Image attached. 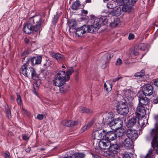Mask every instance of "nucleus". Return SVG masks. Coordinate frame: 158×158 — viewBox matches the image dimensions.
<instances>
[{
  "mask_svg": "<svg viewBox=\"0 0 158 158\" xmlns=\"http://www.w3.org/2000/svg\"><path fill=\"white\" fill-rule=\"evenodd\" d=\"M70 86L69 85H65L63 87L60 88L59 89L61 93H65L69 90Z\"/></svg>",
  "mask_w": 158,
  "mask_h": 158,
  "instance_id": "obj_35",
  "label": "nucleus"
},
{
  "mask_svg": "<svg viewBox=\"0 0 158 158\" xmlns=\"http://www.w3.org/2000/svg\"><path fill=\"white\" fill-rule=\"evenodd\" d=\"M123 6L122 8V11L126 12H130L131 10V8L129 5L125 4Z\"/></svg>",
  "mask_w": 158,
  "mask_h": 158,
  "instance_id": "obj_34",
  "label": "nucleus"
},
{
  "mask_svg": "<svg viewBox=\"0 0 158 158\" xmlns=\"http://www.w3.org/2000/svg\"><path fill=\"white\" fill-rule=\"evenodd\" d=\"M31 148L28 147V148L26 149L25 151L27 152H29L31 150Z\"/></svg>",
  "mask_w": 158,
  "mask_h": 158,
  "instance_id": "obj_61",
  "label": "nucleus"
},
{
  "mask_svg": "<svg viewBox=\"0 0 158 158\" xmlns=\"http://www.w3.org/2000/svg\"><path fill=\"white\" fill-rule=\"evenodd\" d=\"M135 113L138 118H143L146 114V110L143 106H138L136 108Z\"/></svg>",
  "mask_w": 158,
  "mask_h": 158,
  "instance_id": "obj_12",
  "label": "nucleus"
},
{
  "mask_svg": "<svg viewBox=\"0 0 158 158\" xmlns=\"http://www.w3.org/2000/svg\"><path fill=\"white\" fill-rule=\"evenodd\" d=\"M120 19L118 18L114 19V21L110 24V26L112 27H115L120 24Z\"/></svg>",
  "mask_w": 158,
  "mask_h": 158,
  "instance_id": "obj_32",
  "label": "nucleus"
},
{
  "mask_svg": "<svg viewBox=\"0 0 158 158\" xmlns=\"http://www.w3.org/2000/svg\"><path fill=\"white\" fill-rule=\"evenodd\" d=\"M113 114L111 112L106 113L103 114V118L107 123L113 119Z\"/></svg>",
  "mask_w": 158,
  "mask_h": 158,
  "instance_id": "obj_20",
  "label": "nucleus"
},
{
  "mask_svg": "<svg viewBox=\"0 0 158 158\" xmlns=\"http://www.w3.org/2000/svg\"><path fill=\"white\" fill-rule=\"evenodd\" d=\"M16 100L18 104L21 105L22 104V100L21 99L19 93L17 94Z\"/></svg>",
  "mask_w": 158,
  "mask_h": 158,
  "instance_id": "obj_43",
  "label": "nucleus"
},
{
  "mask_svg": "<svg viewBox=\"0 0 158 158\" xmlns=\"http://www.w3.org/2000/svg\"><path fill=\"white\" fill-rule=\"evenodd\" d=\"M139 121H140V120L139 121V119L136 118H132L128 121L127 124V126L129 129L136 126L138 127H140L141 126L140 124Z\"/></svg>",
  "mask_w": 158,
  "mask_h": 158,
  "instance_id": "obj_7",
  "label": "nucleus"
},
{
  "mask_svg": "<svg viewBox=\"0 0 158 158\" xmlns=\"http://www.w3.org/2000/svg\"><path fill=\"white\" fill-rule=\"evenodd\" d=\"M138 0H128V2L129 4L133 5Z\"/></svg>",
  "mask_w": 158,
  "mask_h": 158,
  "instance_id": "obj_50",
  "label": "nucleus"
},
{
  "mask_svg": "<svg viewBox=\"0 0 158 158\" xmlns=\"http://www.w3.org/2000/svg\"><path fill=\"white\" fill-rule=\"evenodd\" d=\"M134 35L132 33H130L128 36V39L129 40H133L134 38Z\"/></svg>",
  "mask_w": 158,
  "mask_h": 158,
  "instance_id": "obj_53",
  "label": "nucleus"
},
{
  "mask_svg": "<svg viewBox=\"0 0 158 158\" xmlns=\"http://www.w3.org/2000/svg\"><path fill=\"white\" fill-rule=\"evenodd\" d=\"M115 127H113L112 130H115L121 128L123 126V122L119 118H117L115 119Z\"/></svg>",
  "mask_w": 158,
  "mask_h": 158,
  "instance_id": "obj_23",
  "label": "nucleus"
},
{
  "mask_svg": "<svg viewBox=\"0 0 158 158\" xmlns=\"http://www.w3.org/2000/svg\"><path fill=\"white\" fill-rule=\"evenodd\" d=\"M4 154V157L5 158H10V153L8 152H5Z\"/></svg>",
  "mask_w": 158,
  "mask_h": 158,
  "instance_id": "obj_52",
  "label": "nucleus"
},
{
  "mask_svg": "<svg viewBox=\"0 0 158 158\" xmlns=\"http://www.w3.org/2000/svg\"><path fill=\"white\" fill-rule=\"evenodd\" d=\"M151 149L149 150L147 155L144 156H142L141 158H155V153L158 154V152L154 149Z\"/></svg>",
  "mask_w": 158,
  "mask_h": 158,
  "instance_id": "obj_19",
  "label": "nucleus"
},
{
  "mask_svg": "<svg viewBox=\"0 0 158 158\" xmlns=\"http://www.w3.org/2000/svg\"><path fill=\"white\" fill-rule=\"evenodd\" d=\"M88 29V28L87 27L86 25H83L77 29L76 34L79 37L82 36L83 34H85L87 31Z\"/></svg>",
  "mask_w": 158,
  "mask_h": 158,
  "instance_id": "obj_15",
  "label": "nucleus"
},
{
  "mask_svg": "<svg viewBox=\"0 0 158 158\" xmlns=\"http://www.w3.org/2000/svg\"><path fill=\"white\" fill-rule=\"evenodd\" d=\"M5 109L6 110V116L8 118H11V113L10 110V109L7 107H5Z\"/></svg>",
  "mask_w": 158,
  "mask_h": 158,
  "instance_id": "obj_45",
  "label": "nucleus"
},
{
  "mask_svg": "<svg viewBox=\"0 0 158 158\" xmlns=\"http://www.w3.org/2000/svg\"><path fill=\"white\" fill-rule=\"evenodd\" d=\"M116 3L113 1H111L108 3L107 5V6L108 8L111 9L114 8L116 7Z\"/></svg>",
  "mask_w": 158,
  "mask_h": 158,
  "instance_id": "obj_36",
  "label": "nucleus"
},
{
  "mask_svg": "<svg viewBox=\"0 0 158 158\" xmlns=\"http://www.w3.org/2000/svg\"><path fill=\"white\" fill-rule=\"evenodd\" d=\"M153 88L150 84H146L143 86L142 88L143 94L145 96H150L153 93Z\"/></svg>",
  "mask_w": 158,
  "mask_h": 158,
  "instance_id": "obj_8",
  "label": "nucleus"
},
{
  "mask_svg": "<svg viewBox=\"0 0 158 158\" xmlns=\"http://www.w3.org/2000/svg\"><path fill=\"white\" fill-rule=\"evenodd\" d=\"M62 123L64 126L71 127V120H64L62 121Z\"/></svg>",
  "mask_w": 158,
  "mask_h": 158,
  "instance_id": "obj_40",
  "label": "nucleus"
},
{
  "mask_svg": "<svg viewBox=\"0 0 158 158\" xmlns=\"http://www.w3.org/2000/svg\"><path fill=\"white\" fill-rule=\"evenodd\" d=\"M20 73L28 77L31 76V78L33 79H36L38 78V75L35 69L32 68L28 67L27 63L24 64L22 66L20 70Z\"/></svg>",
  "mask_w": 158,
  "mask_h": 158,
  "instance_id": "obj_3",
  "label": "nucleus"
},
{
  "mask_svg": "<svg viewBox=\"0 0 158 158\" xmlns=\"http://www.w3.org/2000/svg\"><path fill=\"white\" fill-rule=\"evenodd\" d=\"M131 92L130 91L127 90L125 92L124 94L125 97L127 99H131Z\"/></svg>",
  "mask_w": 158,
  "mask_h": 158,
  "instance_id": "obj_42",
  "label": "nucleus"
},
{
  "mask_svg": "<svg viewBox=\"0 0 158 158\" xmlns=\"http://www.w3.org/2000/svg\"><path fill=\"white\" fill-rule=\"evenodd\" d=\"M59 17V15L58 14L54 16L53 19L52 23L53 24H56L57 22Z\"/></svg>",
  "mask_w": 158,
  "mask_h": 158,
  "instance_id": "obj_46",
  "label": "nucleus"
},
{
  "mask_svg": "<svg viewBox=\"0 0 158 158\" xmlns=\"http://www.w3.org/2000/svg\"><path fill=\"white\" fill-rule=\"evenodd\" d=\"M133 54L137 56L139 54V52H138L136 49H134L133 50Z\"/></svg>",
  "mask_w": 158,
  "mask_h": 158,
  "instance_id": "obj_57",
  "label": "nucleus"
},
{
  "mask_svg": "<svg viewBox=\"0 0 158 158\" xmlns=\"http://www.w3.org/2000/svg\"><path fill=\"white\" fill-rule=\"evenodd\" d=\"M37 33H34L33 34L31 35V37L32 39H35L37 36Z\"/></svg>",
  "mask_w": 158,
  "mask_h": 158,
  "instance_id": "obj_59",
  "label": "nucleus"
},
{
  "mask_svg": "<svg viewBox=\"0 0 158 158\" xmlns=\"http://www.w3.org/2000/svg\"><path fill=\"white\" fill-rule=\"evenodd\" d=\"M123 157V158H131V157L128 153H125L124 154Z\"/></svg>",
  "mask_w": 158,
  "mask_h": 158,
  "instance_id": "obj_51",
  "label": "nucleus"
},
{
  "mask_svg": "<svg viewBox=\"0 0 158 158\" xmlns=\"http://www.w3.org/2000/svg\"><path fill=\"white\" fill-rule=\"evenodd\" d=\"M139 105L143 106L148 104L149 99L146 97H139Z\"/></svg>",
  "mask_w": 158,
  "mask_h": 158,
  "instance_id": "obj_18",
  "label": "nucleus"
},
{
  "mask_svg": "<svg viewBox=\"0 0 158 158\" xmlns=\"http://www.w3.org/2000/svg\"><path fill=\"white\" fill-rule=\"evenodd\" d=\"M122 60L120 58H118L116 60L115 64L116 65H119L122 64Z\"/></svg>",
  "mask_w": 158,
  "mask_h": 158,
  "instance_id": "obj_48",
  "label": "nucleus"
},
{
  "mask_svg": "<svg viewBox=\"0 0 158 158\" xmlns=\"http://www.w3.org/2000/svg\"><path fill=\"white\" fill-rule=\"evenodd\" d=\"M116 131V136L118 137H121V138L124 139V137L125 136V131L122 128L118 129Z\"/></svg>",
  "mask_w": 158,
  "mask_h": 158,
  "instance_id": "obj_24",
  "label": "nucleus"
},
{
  "mask_svg": "<svg viewBox=\"0 0 158 158\" xmlns=\"http://www.w3.org/2000/svg\"><path fill=\"white\" fill-rule=\"evenodd\" d=\"M145 75V72L143 70H141L140 72H138L135 73L134 75L135 77H139V78L144 76Z\"/></svg>",
  "mask_w": 158,
  "mask_h": 158,
  "instance_id": "obj_37",
  "label": "nucleus"
},
{
  "mask_svg": "<svg viewBox=\"0 0 158 158\" xmlns=\"http://www.w3.org/2000/svg\"><path fill=\"white\" fill-rule=\"evenodd\" d=\"M153 103L154 104H157L158 103V99L156 98V99H154L153 101Z\"/></svg>",
  "mask_w": 158,
  "mask_h": 158,
  "instance_id": "obj_60",
  "label": "nucleus"
},
{
  "mask_svg": "<svg viewBox=\"0 0 158 158\" xmlns=\"http://www.w3.org/2000/svg\"><path fill=\"white\" fill-rule=\"evenodd\" d=\"M43 118L44 115L42 114H38L37 116V118L40 120H42Z\"/></svg>",
  "mask_w": 158,
  "mask_h": 158,
  "instance_id": "obj_54",
  "label": "nucleus"
},
{
  "mask_svg": "<svg viewBox=\"0 0 158 158\" xmlns=\"http://www.w3.org/2000/svg\"><path fill=\"white\" fill-rule=\"evenodd\" d=\"M155 118L156 122L155 123L156 128L152 130L150 135L153 137L151 142L152 146L158 152V115L155 116Z\"/></svg>",
  "mask_w": 158,
  "mask_h": 158,
  "instance_id": "obj_2",
  "label": "nucleus"
},
{
  "mask_svg": "<svg viewBox=\"0 0 158 158\" xmlns=\"http://www.w3.org/2000/svg\"><path fill=\"white\" fill-rule=\"evenodd\" d=\"M80 3V1L78 0L75 2L72 5V9L77 10L81 6Z\"/></svg>",
  "mask_w": 158,
  "mask_h": 158,
  "instance_id": "obj_30",
  "label": "nucleus"
},
{
  "mask_svg": "<svg viewBox=\"0 0 158 158\" xmlns=\"http://www.w3.org/2000/svg\"><path fill=\"white\" fill-rule=\"evenodd\" d=\"M138 48V49L141 50H145L147 48V44L143 43H141L139 44Z\"/></svg>",
  "mask_w": 158,
  "mask_h": 158,
  "instance_id": "obj_38",
  "label": "nucleus"
},
{
  "mask_svg": "<svg viewBox=\"0 0 158 158\" xmlns=\"http://www.w3.org/2000/svg\"><path fill=\"white\" fill-rule=\"evenodd\" d=\"M23 30L24 32L27 34H30L34 31L35 32L38 31L37 30L35 29V27L33 24L29 22V20H28L27 23L24 26Z\"/></svg>",
  "mask_w": 158,
  "mask_h": 158,
  "instance_id": "obj_6",
  "label": "nucleus"
},
{
  "mask_svg": "<svg viewBox=\"0 0 158 158\" xmlns=\"http://www.w3.org/2000/svg\"><path fill=\"white\" fill-rule=\"evenodd\" d=\"M24 40L25 42L27 44L29 42V40L27 38H25Z\"/></svg>",
  "mask_w": 158,
  "mask_h": 158,
  "instance_id": "obj_63",
  "label": "nucleus"
},
{
  "mask_svg": "<svg viewBox=\"0 0 158 158\" xmlns=\"http://www.w3.org/2000/svg\"><path fill=\"white\" fill-rule=\"evenodd\" d=\"M22 109L24 113H27V111L23 107L22 108Z\"/></svg>",
  "mask_w": 158,
  "mask_h": 158,
  "instance_id": "obj_64",
  "label": "nucleus"
},
{
  "mask_svg": "<svg viewBox=\"0 0 158 158\" xmlns=\"http://www.w3.org/2000/svg\"><path fill=\"white\" fill-rule=\"evenodd\" d=\"M102 23H103V24H105L103 21L102 18L95 19V21L90 26H86L88 28L87 31L93 33L97 31L101 26V24H102Z\"/></svg>",
  "mask_w": 158,
  "mask_h": 158,
  "instance_id": "obj_4",
  "label": "nucleus"
},
{
  "mask_svg": "<svg viewBox=\"0 0 158 158\" xmlns=\"http://www.w3.org/2000/svg\"><path fill=\"white\" fill-rule=\"evenodd\" d=\"M74 72V70L73 67L69 68V69L66 72L67 81H68L69 80L70 75H71Z\"/></svg>",
  "mask_w": 158,
  "mask_h": 158,
  "instance_id": "obj_33",
  "label": "nucleus"
},
{
  "mask_svg": "<svg viewBox=\"0 0 158 158\" xmlns=\"http://www.w3.org/2000/svg\"><path fill=\"white\" fill-rule=\"evenodd\" d=\"M118 112L121 115L127 114L128 112V109L127 106L125 103L123 102L117 107Z\"/></svg>",
  "mask_w": 158,
  "mask_h": 158,
  "instance_id": "obj_9",
  "label": "nucleus"
},
{
  "mask_svg": "<svg viewBox=\"0 0 158 158\" xmlns=\"http://www.w3.org/2000/svg\"><path fill=\"white\" fill-rule=\"evenodd\" d=\"M132 140L128 138L125 139L123 142V145L125 148H129L132 147Z\"/></svg>",
  "mask_w": 158,
  "mask_h": 158,
  "instance_id": "obj_22",
  "label": "nucleus"
},
{
  "mask_svg": "<svg viewBox=\"0 0 158 158\" xmlns=\"http://www.w3.org/2000/svg\"><path fill=\"white\" fill-rule=\"evenodd\" d=\"M123 77L120 75H119L118 77L116 78L113 79L112 81L113 82H115L117 81H119L120 79H122Z\"/></svg>",
  "mask_w": 158,
  "mask_h": 158,
  "instance_id": "obj_47",
  "label": "nucleus"
},
{
  "mask_svg": "<svg viewBox=\"0 0 158 158\" xmlns=\"http://www.w3.org/2000/svg\"><path fill=\"white\" fill-rule=\"evenodd\" d=\"M29 22L33 24L36 30L40 31L42 27V17L40 15L34 16L29 19Z\"/></svg>",
  "mask_w": 158,
  "mask_h": 158,
  "instance_id": "obj_5",
  "label": "nucleus"
},
{
  "mask_svg": "<svg viewBox=\"0 0 158 158\" xmlns=\"http://www.w3.org/2000/svg\"><path fill=\"white\" fill-rule=\"evenodd\" d=\"M121 9L120 7L117 6L113 9L111 11V13L113 16H118L121 14Z\"/></svg>",
  "mask_w": 158,
  "mask_h": 158,
  "instance_id": "obj_26",
  "label": "nucleus"
},
{
  "mask_svg": "<svg viewBox=\"0 0 158 158\" xmlns=\"http://www.w3.org/2000/svg\"><path fill=\"white\" fill-rule=\"evenodd\" d=\"M42 60V56H39L34 57L31 58V61L32 64H40Z\"/></svg>",
  "mask_w": 158,
  "mask_h": 158,
  "instance_id": "obj_21",
  "label": "nucleus"
},
{
  "mask_svg": "<svg viewBox=\"0 0 158 158\" xmlns=\"http://www.w3.org/2000/svg\"><path fill=\"white\" fill-rule=\"evenodd\" d=\"M112 85L108 82L105 83L104 84V89L107 92H109L112 89Z\"/></svg>",
  "mask_w": 158,
  "mask_h": 158,
  "instance_id": "obj_31",
  "label": "nucleus"
},
{
  "mask_svg": "<svg viewBox=\"0 0 158 158\" xmlns=\"http://www.w3.org/2000/svg\"><path fill=\"white\" fill-rule=\"evenodd\" d=\"M113 56V53H108L104 56L100 61V63L102 65L106 64L108 62V60H110L112 58Z\"/></svg>",
  "mask_w": 158,
  "mask_h": 158,
  "instance_id": "obj_16",
  "label": "nucleus"
},
{
  "mask_svg": "<svg viewBox=\"0 0 158 158\" xmlns=\"http://www.w3.org/2000/svg\"><path fill=\"white\" fill-rule=\"evenodd\" d=\"M115 119H112L110 121V122L107 123L109 127H111V129L112 130L113 127H115Z\"/></svg>",
  "mask_w": 158,
  "mask_h": 158,
  "instance_id": "obj_39",
  "label": "nucleus"
},
{
  "mask_svg": "<svg viewBox=\"0 0 158 158\" xmlns=\"http://www.w3.org/2000/svg\"><path fill=\"white\" fill-rule=\"evenodd\" d=\"M110 142L105 139H103L99 142L98 146L100 148L102 149H107L109 148Z\"/></svg>",
  "mask_w": 158,
  "mask_h": 158,
  "instance_id": "obj_13",
  "label": "nucleus"
},
{
  "mask_svg": "<svg viewBox=\"0 0 158 158\" xmlns=\"http://www.w3.org/2000/svg\"><path fill=\"white\" fill-rule=\"evenodd\" d=\"M105 134L104 130H96L94 131L92 133V136L94 139L100 140L104 139Z\"/></svg>",
  "mask_w": 158,
  "mask_h": 158,
  "instance_id": "obj_10",
  "label": "nucleus"
},
{
  "mask_svg": "<svg viewBox=\"0 0 158 158\" xmlns=\"http://www.w3.org/2000/svg\"><path fill=\"white\" fill-rule=\"evenodd\" d=\"M94 123V121L93 120L89 122L86 125L83 127V130L85 131L87 129V128L90 127L92 125H93Z\"/></svg>",
  "mask_w": 158,
  "mask_h": 158,
  "instance_id": "obj_41",
  "label": "nucleus"
},
{
  "mask_svg": "<svg viewBox=\"0 0 158 158\" xmlns=\"http://www.w3.org/2000/svg\"><path fill=\"white\" fill-rule=\"evenodd\" d=\"M78 122L77 121H73L71 120V127H73L77 125Z\"/></svg>",
  "mask_w": 158,
  "mask_h": 158,
  "instance_id": "obj_49",
  "label": "nucleus"
},
{
  "mask_svg": "<svg viewBox=\"0 0 158 158\" xmlns=\"http://www.w3.org/2000/svg\"><path fill=\"white\" fill-rule=\"evenodd\" d=\"M109 150L112 154H113L114 156V157L115 154H117L119 152V146L116 144H110L109 148Z\"/></svg>",
  "mask_w": 158,
  "mask_h": 158,
  "instance_id": "obj_17",
  "label": "nucleus"
},
{
  "mask_svg": "<svg viewBox=\"0 0 158 158\" xmlns=\"http://www.w3.org/2000/svg\"><path fill=\"white\" fill-rule=\"evenodd\" d=\"M116 138V136L115 132L109 131L106 133L105 131V134L104 139H106L110 142V141L115 140Z\"/></svg>",
  "mask_w": 158,
  "mask_h": 158,
  "instance_id": "obj_14",
  "label": "nucleus"
},
{
  "mask_svg": "<svg viewBox=\"0 0 158 158\" xmlns=\"http://www.w3.org/2000/svg\"><path fill=\"white\" fill-rule=\"evenodd\" d=\"M91 154L92 155L93 157H94L93 158H101L100 156H99L98 155H97L93 153H91Z\"/></svg>",
  "mask_w": 158,
  "mask_h": 158,
  "instance_id": "obj_56",
  "label": "nucleus"
},
{
  "mask_svg": "<svg viewBox=\"0 0 158 158\" xmlns=\"http://www.w3.org/2000/svg\"><path fill=\"white\" fill-rule=\"evenodd\" d=\"M82 12L83 14H87L88 13V11L87 10H83Z\"/></svg>",
  "mask_w": 158,
  "mask_h": 158,
  "instance_id": "obj_62",
  "label": "nucleus"
},
{
  "mask_svg": "<svg viewBox=\"0 0 158 158\" xmlns=\"http://www.w3.org/2000/svg\"><path fill=\"white\" fill-rule=\"evenodd\" d=\"M23 139L25 140H27L29 139V137L26 135H24L23 136Z\"/></svg>",
  "mask_w": 158,
  "mask_h": 158,
  "instance_id": "obj_58",
  "label": "nucleus"
},
{
  "mask_svg": "<svg viewBox=\"0 0 158 158\" xmlns=\"http://www.w3.org/2000/svg\"><path fill=\"white\" fill-rule=\"evenodd\" d=\"M51 55L52 57L57 60H61L63 58L62 55L58 53L53 52L51 53Z\"/></svg>",
  "mask_w": 158,
  "mask_h": 158,
  "instance_id": "obj_28",
  "label": "nucleus"
},
{
  "mask_svg": "<svg viewBox=\"0 0 158 158\" xmlns=\"http://www.w3.org/2000/svg\"><path fill=\"white\" fill-rule=\"evenodd\" d=\"M153 81L154 85L158 87V78L154 79Z\"/></svg>",
  "mask_w": 158,
  "mask_h": 158,
  "instance_id": "obj_55",
  "label": "nucleus"
},
{
  "mask_svg": "<svg viewBox=\"0 0 158 158\" xmlns=\"http://www.w3.org/2000/svg\"><path fill=\"white\" fill-rule=\"evenodd\" d=\"M118 5L119 6H123L127 3V1L124 0H116Z\"/></svg>",
  "mask_w": 158,
  "mask_h": 158,
  "instance_id": "obj_44",
  "label": "nucleus"
},
{
  "mask_svg": "<svg viewBox=\"0 0 158 158\" xmlns=\"http://www.w3.org/2000/svg\"><path fill=\"white\" fill-rule=\"evenodd\" d=\"M126 135L128 138L133 140H135L138 137L137 131L135 130L129 128L127 131Z\"/></svg>",
  "mask_w": 158,
  "mask_h": 158,
  "instance_id": "obj_11",
  "label": "nucleus"
},
{
  "mask_svg": "<svg viewBox=\"0 0 158 158\" xmlns=\"http://www.w3.org/2000/svg\"><path fill=\"white\" fill-rule=\"evenodd\" d=\"M79 112L81 113H90L92 112L91 110L88 109L84 107H81L79 108Z\"/></svg>",
  "mask_w": 158,
  "mask_h": 158,
  "instance_id": "obj_29",
  "label": "nucleus"
},
{
  "mask_svg": "<svg viewBox=\"0 0 158 158\" xmlns=\"http://www.w3.org/2000/svg\"><path fill=\"white\" fill-rule=\"evenodd\" d=\"M101 154L103 156L110 158H114L113 154L111 153L110 150L107 149L106 150L102 151L101 152Z\"/></svg>",
  "mask_w": 158,
  "mask_h": 158,
  "instance_id": "obj_25",
  "label": "nucleus"
},
{
  "mask_svg": "<svg viewBox=\"0 0 158 158\" xmlns=\"http://www.w3.org/2000/svg\"><path fill=\"white\" fill-rule=\"evenodd\" d=\"M85 155V153L82 152L74 153L73 152V158H84Z\"/></svg>",
  "mask_w": 158,
  "mask_h": 158,
  "instance_id": "obj_27",
  "label": "nucleus"
},
{
  "mask_svg": "<svg viewBox=\"0 0 158 158\" xmlns=\"http://www.w3.org/2000/svg\"><path fill=\"white\" fill-rule=\"evenodd\" d=\"M66 73L65 71H56L54 72L53 85L60 87L64 85L67 81Z\"/></svg>",
  "mask_w": 158,
  "mask_h": 158,
  "instance_id": "obj_1",
  "label": "nucleus"
}]
</instances>
